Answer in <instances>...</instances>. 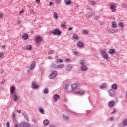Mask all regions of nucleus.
I'll return each instance as SVG.
<instances>
[{
  "mask_svg": "<svg viewBox=\"0 0 127 127\" xmlns=\"http://www.w3.org/2000/svg\"><path fill=\"white\" fill-rule=\"evenodd\" d=\"M36 66V62L33 61L31 65H30L29 67V69L27 70L28 73H29V72H30V70H33V69H34Z\"/></svg>",
  "mask_w": 127,
  "mask_h": 127,
  "instance_id": "obj_1",
  "label": "nucleus"
},
{
  "mask_svg": "<svg viewBox=\"0 0 127 127\" xmlns=\"http://www.w3.org/2000/svg\"><path fill=\"white\" fill-rule=\"evenodd\" d=\"M117 5H118L116 3H112L110 6V9L112 10V12H115L116 8H117Z\"/></svg>",
  "mask_w": 127,
  "mask_h": 127,
  "instance_id": "obj_2",
  "label": "nucleus"
},
{
  "mask_svg": "<svg viewBox=\"0 0 127 127\" xmlns=\"http://www.w3.org/2000/svg\"><path fill=\"white\" fill-rule=\"evenodd\" d=\"M100 54L104 59H108V58H109L108 54H107V53H106L104 50H102L100 52Z\"/></svg>",
  "mask_w": 127,
  "mask_h": 127,
  "instance_id": "obj_3",
  "label": "nucleus"
},
{
  "mask_svg": "<svg viewBox=\"0 0 127 127\" xmlns=\"http://www.w3.org/2000/svg\"><path fill=\"white\" fill-rule=\"evenodd\" d=\"M31 126L29 123L23 122L19 124V127H29Z\"/></svg>",
  "mask_w": 127,
  "mask_h": 127,
  "instance_id": "obj_4",
  "label": "nucleus"
},
{
  "mask_svg": "<svg viewBox=\"0 0 127 127\" xmlns=\"http://www.w3.org/2000/svg\"><path fill=\"white\" fill-rule=\"evenodd\" d=\"M54 101L55 103H57V102H60V96L57 94L53 96Z\"/></svg>",
  "mask_w": 127,
  "mask_h": 127,
  "instance_id": "obj_5",
  "label": "nucleus"
},
{
  "mask_svg": "<svg viewBox=\"0 0 127 127\" xmlns=\"http://www.w3.org/2000/svg\"><path fill=\"white\" fill-rule=\"evenodd\" d=\"M56 75H57V71H52L51 74L49 76V79H53L56 77Z\"/></svg>",
  "mask_w": 127,
  "mask_h": 127,
  "instance_id": "obj_6",
  "label": "nucleus"
},
{
  "mask_svg": "<svg viewBox=\"0 0 127 127\" xmlns=\"http://www.w3.org/2000/svg\"><path fill=\"white\" fill-rule=\"evenodd\" d=\"M64 89L67 92H71L72 91V88L70 84H66Z\"/></svg>",
  "mask_w": 127,
  "mask_h": 127,
  "instance_id": "obj_7",
  "label": "nucleus"
},
{
  "mask_svg": "<svg viewBox=\"0 0 127 127\" xmlns=\"http://www.w3.org/2000/svg\"><path fill=\"white\" fill-rule=\"evenodd\" d=\"M52 33L54 34V35H60L61 34V32L59 31V29H55L54 30L52 31Z\"/></svg>",
  "mask_w": 127,
  "mask_h": 127,
  "instance_id": "obj_8",
  "label": "nucleus"
},
{
  "mask_svg": "<svg viewBox=\"0 0 127 127\" xmlns=\"http://www.w3.org/2000/svg\"><path fill=\"white\" fill-rule=\"evenodd\" d=\"M75 93L82 95L85 93V91L83 89H81V88H77L75 90Z\"/></svg>",
  "mask_w": 127,
  "mask_h": 127,
  "instance_id": "obj_9",
  "label": "nucleus"
},
{
  "mask_svg": "<svg viewBox=\"0 0 127 127\" xmlns=\"http://www.w3.org/2000/svg\"><path fill=\"white\" fill-rule=\"evenodd\" d=\"M108 106L109 108H113L115 106V102L114 101H110L108 103Z\"/></svg>",
  "mask_w": 127,
  "mask_h": 127,
  "instance_id": "obj_10",
  "label": "nucleus"
},
{
  "mask_svg": "<svg viewBox=\"0 0 127 127\" xmlns=\"http://www.w3.org/2000/svg\"><path fill=\"white\" fill-rule=\"evenodd\" d=\"M32 88H33V89H38V88H39V86H38V84H37V83L33 82L32 83Z\"/></svg>",
  "mask_w": 127,
  "mask_h": 127,
  "instance_id": "obj_11",
  "label": "nucleus"
},
{
  "mask_svg": "<svg viewBox=\"0 0 127 127\" xmlns=\"http://www.w3.org/2000/svg\"><path fill=\"white\" fill-rule=\"evenodd\" d=\"M81 71H87L88 70V67L86 64H82L81 67Z\"/></svg>",
  "mask_w": 127,
  "mask_h": 127,
  "instance_id": "obj_12",
  "label": "nucleus"
},
{
  "mask_svg": "<svg viewBox=\"0 0 127 127\" xmlns=\"http://www.w3.org/2000/svg\"><path fill=\"white\" fill-rule=\"evenodd\" d=\"M35 38H36L35 42H37V43H39V42H40L42 41V38H41L39 36H36L35 37Z\"/></svg>",
  "mask_w": 127,
  "mask_h": 127,
  "instance_id": "obj_13",
  "label": "nucleus"
},
{
  "mask_svg": "<svg viewBox=\"0 0 127 127\" xmlns=\"http://www.w3.org/2000/svg\"><path fill=\"white\" fill-rule=\"evenodd\" d=\"M72 68L73 66L72 65V64H68L66 67L65 70H66L67 71H71Z\"/></svg>",
  "mask_w": 127,
  "mask_h": 127,
  "instance_id": "obj_14",
  "label": "nucleus"
},
{
  "mask_svg": "<svg viewBox=\"0 0 127 127\" xmlns=\"http://www.w3.org/2000/svg\"><path fill=\"white\" fill-rule=\"evenodd\" d=\"M50 123V122L49 121V120H48V119H46L43 121V125L44 126H48Z\"/></svg>",
  "mask_w": 127,
  "mask_h": 127,
  "instance_id": "obj_15",
  "label": "nucleus"
},
{
  "mask_svg": "<svg viewBox=\"0 0 127 127\" xmlns=\"http://www.w3.org/2000/svg\"><path fill=\"white\" fill-rule=\"evenodd\" d=\"M95 15V13L93 12H89L88 13V15L86 16V17H89V18H91V16H93Z\"/></svg>",
  "mask_w": 127,
  "mask_h": 127,
  "instance_id": "obj_16",
  "label": "nucleus"
},
{
  "mask_svg": "<svg viewBox=\"0 0 127 127\" xmlns=\"http://www.w3.org/2000/svg\"><path fill=\"white\" fill-rule=\"evenodd\" d=\"M71 2L72 1H71V0H64V3H65V4H67V5H70Z\"/></svg>",
  "mask_w": 127,
  "mask_h": 127,
  "instance_id": "obj_17",
  "label": "nucleus"
},
{
  "mask_svg": "<svg viewBox=\"0 0 127 127\" xmlns=\"http://www.w3.org/2000/svg\"><path fill=\"white\" fill-rule=\"evenodd\" d=\"M122 125L124 127H126V126L127 125V119H125L124 120H123L122 123Z\"/></svg>",
  "mask_w": 127,
  "mask_h": 127,
  "instance_id": "obj_18",
  "label": "nucleus"
},
{
  "mask_svg": "<svg viewBox=\"0 0 127 127\" xmlns=\"http://www.w3.org/2000/svg\"><path fill=\"white\" fill-rule=\"evenodd\" d=\"M24 48L26 50H31V46H30V45L25 46L24 47Z\"/></svg>",
  "mask_w": 127,
  "mask_h": 127,
  "instance_id": "obj_19",
  "label": "nucleus"
},
{
  "mask_svg": "<svg viewBox=\"0 0 127 127\" xmlns=\"http://www.w3.org/2000/svg\"><path fill=\"white\" fill-rule=\"evenodd\" d=\"M17 99H18V96H17V94H16V93H14V96H13L14 101H17Z\"/></svg>",
  "mask_w": 127,
  "mask_h": 127,
  "instance_id": "obj_20",
  "label": "nucleus"
},
{
  "mask_svg": "<svg viewBox=\"0 0 127 127\" xmlns=\"http://www.w3.org/2000/svg\"><path fill=\"white\" fill-rule=\"evenodd\" d=\"M71 90H75L77 88V84L73 83L71 85Z\"/></svg>",
  "mask_w": 127,
  "mask_h": 127,
  "instance_id": "obj_21",
  "label": "nucleus"
},
{
  "mask_svg": "<svg viewBox=\"0 0 127 127\" xmlns=\"http://www.w3.org/2000/svg\"><path fill=\"white\" fill-rule=\"evenodd\" d=\"M77 45L79 47H83V46H84V43L81 41H79L77 43Z\"/></svg>",
  "mask_w": 127,
  "mask_h": 127,
  "instance_id": "obj_22",
  "label": "nucleus"
},
{
  "mask_svg": "<svg viewBox=\"0 0 127 127\" xmlns=\"http://www.w3.org/2000/svg\"><path fill=\"white\" fill-rule=\"evenodd\" d=\"M66 21L64 22L63 23L61 24V26L62 27V28H65L66 27Z\"/></svg>",
  "mask_w": 127,
  "mask_h": 127,
  "instance_id": "obj_23",
  "label": "nucleus"
},
{
  "mask_svg": "<svg viewBox=\"0 0 127 127\" xmlns=\"http://www.w3.org/2000/svg\"><path fill=\"white\" fill-rule=\"evenodd\" d=\"M111 88L112 89H113V90H117V89H118V86H117V85L116 84H113L111 86Z\"/></svg>",
  "mask_w": 127,
  "mask_h": 127,
  "instance_id": "obj_24",
  "label": "nucleus"
},
{
  "mask_svg": "<svg viewBox=\"0 0 127 127\" xmlns=\"http://www.w3.org/2000/svg\"><path fill=\"white\" fill-rule=\"evenodd\" d=\"M116 51L114 49H110L109 51L108 52L110 54H113V53H115Z\"/></svg>",
  "mask_w": 127,
  "mask_h": 127,
  "instance_id": "obj_25",
  "label": "nucleus"
},
{
  "mask_svg": "<svg viewBox=\"0 0 127 127\" xmlns=\"http://www.w3.org/2000/svg\"><path fill=\"white\" fill-rule=\"evenodd\" d=\"M14 91H15V87L14 86H12L10 89V93L11 94H13V93H14Z\"/></svg>",
  "mask_w": 127,
  "mask_h": 127,
  "instance_id": "obj_26",
  "label": "nucleus"
},
{
  "mask_svg": "<svg viewBox=\"0 0 127 127\" xmlns=\"http://www.w3.org/2000/svg\"><path fill=\"white\" fill-rule=\"evenodd\" d=\"M63 118L64 119V120H69V117L68 116H66L64 114L62 115Z\"/></svg>",
  "mask_w": 127,
  "mask_h": 127,
  "instance_id": "obj_27",
  "label": "nucleus"
},
{
  "mask_svg": "<svg viewBox=\"0 0 127 127\" xmlns=\"http://www.w3.org/2000/svg\"><path fill=\"white\" fill-rule=\"evenodd\" d=\"M57 68H59V69H62L64 68V65L63 64H61L60 65H58L56 66Z\"/></svg>",
  "mask_w": 127,
  "mask_h": 127,
  "instance_id": "obj_28",
  "label": "nucleus"
},
{
  "mask_svg": "<svg viewBox=\"0 0 127 127\" xmlns=\"http://www.w3.org/2000/svg\"><path fill=\"white\" fill-rule=\"evenodd\" d=\"M38 111L41 113V114H44V110L41 107H40L38 108Z\"/></svg>",
  "mask_w": 127,
  "mask_h": 127,
  "instance_id": "obj_29",
  "label": "nucleus"
},
{
  "mask_svg": "<svg viewBox=\"0 0 127 127\" xmlns=\"http://www.w3.org/2000/svg\"><path fill=\"white\" fill-rule=\"evenodd\" d=\"M73 38H74V39H76V40H78L79 39V37H78V35H77V34H74L73 35Z\"/></svg>",
  "mask_w": 127,
  "mask_h": 127,
  "instance_id": "obj_30",
  "label": "nucleus"
},
{
  "mask_svg": "<svg viewBox=\"0 0 127 127\" xmlns=\"http://www.w3.org/2000/svg\"><path fill=\"white\" fill-rule=\"evenodd\" d=\"M79 64L80 65H84V64H85V60H83V59L80 60Z\"/></svg>",
  "mask_w": 127,
  "mask_h": 127,
  "instance_id": "obj_31",
  "label": "nucleus"
},
{
  "mask_svg": "<svg viewBox=\"0 0 127 127\" xmlns=\"http://www.w3.org/2000/svg\"><path fill=\"white\" fill-rule=\"evenodd\" d=\"M106 87L107 84L104 83L100 87V89H104V88H106Z\"/></svg>",
  "mask_w": 127,
  "mask_h": 127,
  "instance_id": "obj_32",
  "label": "nucleus"
},
{
  "mask_svg": "<svg viewBox=\"0 0 127 127\" xmlns=\"http://www.w3.org/2000/svg\"><path fill=\"white\" fill-rule=\"evenodd\" d=\"M23 38L25 40L27 39V38H28V35H27V34H24Z\"/></svg>",
  "mask_w": 127,
  "mask_h": 127,
  "instance_id": "obj_33",
  "label": "nucleus"
},
{
  "mask_svg": "<svg viewBox=\"0 0 127 127\" xmlns=\"http://www.w3.org/2000/svg\"><path fill=\"white\" fill-rule=\"evenodd\" d=\"M118 25L119 26H121V27H123L124 26V23L122 22H119L118 23Z\"/></svg>",
  "mask_w": 127,
  "mask_h": 127,
  "instance_id": "obj_34",
  "label": "nucleus"
},
{
  "mask_svg": "<svg viewBox=\"0 0 127 127\" xmlns=\"http://www.w3.org/2000/svg\"><path fill=\"white\" fill-rule=\"evenodd\" d=\"M112 25L113 27H117V24H116V22H112Z\"/></svg>",
  "mask_w": 127,
  "mask_h": 127,
  "instance_id": "obj_35",
  "label": "nucleus"
},
{
  "mask_svg": "<svg viewBox=\"0 0 127 127\" xmlns=\"http://www.w3.org/2000/svg\"><path fill=\"white\" fill-rule=\"evenodd\" d=\"M53 17H54V18H58V16L57 15V13L55 12L54 13Z\"/></svg>",
  "mask_w": 127,
  "mask_h": 127,
  "instance_id": "obj_36",
  "label": "nucleus"
},
{
  "mask_svg": "<svg viewBox=\"0 0 127 127\" xmlns=\"http://www.w3.org/2000/svg\"><path fill=\"white\" fill-rule=\"evenodd\" d=\"M48 92H49L48 89L45 88L44 91V94H48Z\"/></svg>",
  "mask_w": 127,
  "mask_h": 127,
  "instance_id": "obj_37",
  "label": "nucleus"
},
{
  "mask_svg": "<svg viewBox=\"0 0 127 127\" xmlns=\"http://www.w3.org/2000/svg\"><path fill=\"white\" fill-rule=\"evenodd\" d=\"M96 2L95 1H91L90 2L91 5H95V4H96Z\"/></svg>",
  "mask_w": 127,
  "mask_h": 127,
  "instance_id": "obj_38",
  "label": "nucleus"
},
{
  "mask_svg": "<svg viewBox=\"0 0 127 127\" xmlns=\"http://www.w3.org/2000/svg\"><path fill=\"white\" fill-rule=\"evenodd\" d=\"M83 34H84V35L88 34V31H87L86 30H84L83 32Z\"/></svg>",
  "mask_w": 127,
  "mask_h": 127,
  "instance_id": "obj_39",
  "label": "nucleus"
},
{
  "mask_svg": "<svg viewBox=\"0 0 127 127\" xmlns=\"http://www.w3.org/2000/svg\"><path fill=\"white\" fill-rule=\"evenodd\" d=\"M57 61L58 62H63V60L60 59H58L57 60Z\"/></svg>",
  "mask_w": 127,
  "mask_h": 127,
  "instance_id": "obj_40",
  "label": "nucleus"
},
{
  "mask_svg": "<svg viewBox=\"0 0 127 127\" xmlns=\"http://www.w3.org/2000/svg\"><path fill=\"white\" fill-rule=\"evenodd\" d=\"M3 17V13L0 12V18H2Z\"/></svg>",
  "mask_w": 127,
  "mask_h": 127,
  "instance_id": "obj_41",
  "label": "nucleus"
},
{
  "mask_svg": "<svg viewBox=\"0 0 127 127\" xmlns=\"http://www.w3.org/2000/svg\"><path fill=\"white\" fill-rule=\"evenodd\" d=\"M115 113H116V109H114L113 112H111L110 114L113 115V114H115Z\"/></svg>",
  "mask_w": 127,
  "mask_h": 127,
  "instance_id": "obj_42",
  "label": "nucleus"
},
{
  "mask_svg": "<svg viewBox=\"0 0 127 127\" xmlns=\"http://www.w3.org/2000/svg\"><path fill=\"white\" fill-rule=\"evenodd\" d=\"M24 9H22L21 11H20V14H22V13H24Z\"/></svg>",
  "mask_w": 127,
  "mask_h": 127,
  "instance_id": "obj_43",
  "label": "nucleus"
},
{
  "mask_svg": "<svg viewBox=\"0 0 127 127\" xmlns=\"http://www.w3.org/2000/svg\"><path fill=\"white\" fill-rule=\"evenodd\" d=\"M4 55V53H0V57H2Z\"/></svg>",
  "mask_w": 127,
  "mask_h": 127,
  "instance_id": "obj_44",
  "label": "nucleus"
},
{
  "mask_svg": "<svg viewBox=\"0 0 127 127\" xmlns=\"http://www.w3.org/2000/svg\"><path fill=\"white\" fill-rule=\"evenodd\" d=\"M54 52V51H52V50H51V51H49L50 54H53Z\"/></svg>",
  "mask_w": 127,
  "mask_h": 127,
  "instance_id": "obj_45",
  "label": "nucleus"
},
{
  "mask_svg": "<svg viewBox=\"0 0 127 127\" xmlns=\"http://www.w3.org/2000/svg\"><path fill=\"white\" fill-rule=\"evenodd\" d=\"M114 117H111V118H110V121H111V122H113V121H114Z\"/></svg>",
  "mask_w": 127,
  "mask_h": 127,
  "instance_id": "obj_46",
  "label": "nucleus"
},
{
  "mask_svg": "<svg viewBox=\"0 0 127 127\" xmlns=\"http://www.w3.org/2000/svg\"><path fill=\"white\" fill-rule=\"evenodd\" d=\"M7 127H9V122H7L6 124Z\"/></svg>",
  "mask_w": 127,
  "mask_h": 127,
  "instance_id": "obj_47",
  "label": "nucleus"
},
{
  "mask_svg": "<svg viewBox=\"0 0 127 127\" xmlns=\"http://www.w3.org/2000/svg\"><path fill=\"white\" fill-rule=\"evenodd\" d=\"M127 5H126V4H122V7L125 8L126 7Z\"/></svg>",
  "mask_w": 127,
  "mask_h": 127,
  "instance_id": "obj_48",
  "label": "nucleus"
},
{
  "mask_svg": "<svg viewBox=\"0 0 127 127\" xmlns=\"http://www.w3.org/2000/svg\"><path fill=\"white\" fill-rule=\"evenodd\" d=\"M65 60H66V62H69V61H70V59H68V58H66V59H65Z\"/></svg>",
  "mask_w": 127,
  "mask_h": 127,
  "instance_id": "obj_49",
  "label": "nucleus"
},
{
  "mask_svg": "<svg viewBox=\"0 0 127 127\" xmlns=\"http://www.w3.org/2000/svg\"><path fill=\"white\" fill-rule=\"evenodd\" d=\"M17 113H19V114H20V113H21V110H18Z\"/></svg>",
  "mask_w": 127,
  "mask_h": 127,
  "instance_id": "obj_50",
  "label": "nucleus"
},
{
  "mask_svg": "<svg viewBox=\"0 0 127 127\" xmlns=\"http://www.w3.org/2000/svg\"><path fill=\"white\" fill-rule=\"evenodd\" d=\"M72 29H73V28L72 27H69V30H72Z\"/></svg>",
  "mask_w": 127,
  "mask_h": 127,
  "instance_id": "obj_51",
  "label": "nucleus"
},
{
  "mask_svg": "<svg viewBox=\"0 0 127 127\" xmlns=\"http://www.w3.org/2000/svg\"><path fill=\"white\" fill-rule=\"evenodd\" d=\"M48 59H52V57L49 56L48 57Z\"/></svg>",
  "mask_w": 127,
  "mask_h": 127,
  "instance_id": "obj_52",
  "label": "nucleus"
},
{
  "mask_svg": "<svg viewBox=\"0 0 127 127\" xmlns=\"http://www.w3.org/2000/svg\"><path fill=\"white\" fill-rule=\"evenodd\" d=\"M78 82H79V85H82V82H81L80 81H78Z\"/></svg>",
  "mask_w": 127,
  "mask_h": 127,
  "instance_id": "obj_53",
  "label": "nucleus"
},
{
  "mask_svg": "<svg viewBox=\"0 0 127 127\" xmlns=\"http://www.w3.org/2000/svg\"><path fill=\"white\" fill-rule=\"evenodd\" d=\"M110 93H114V91L113 90H110Z\"/></svg>",
  "mask_w": 127,
  "mask_h": 127,
  "instance_id": "obj_54",
  "label": "nucleus"
},
{
  "mask_svg": "<svg viewBox=\"0 0 127 127\" xmlns=\"http://www.w3.org/2000/svg\"><path fill=\"white\" fill-rule=\"evenodd\" d=\"M13 118H15V114H14L13 115Z\"/></svg>",
  "mask_w": 127,
  "mask_h": 127,
  "instance_id": "obj_55",
  "label": "nucleus"
},
{
  "mask_svg": "<svg viewBox=\"0 0 127 127\" xmlns=\"http://www.w3.org/2000/svg\"><path fill=\"white\" fill-rule=\"evenodd\" d=\"M39 1H40V0H36L37 2H39Z\"/></svg>",
  "mask_w": 127,
  "mask_h": 127,
  "instance_id": "obj_56",
  "label": "nucleus"
},
{
  "mask_svg": "<svg viewBox=\"0 0 127 127\" xmlns=\"http://www.w3.org/2000/svg\"><path fill=\"white\" fill-rule=\"evenodd\" d=\"M51 4H52V3H51V2L50 3V5H51Z\"/></svg>",
  "mask_w": 127,
  "mask_h": 127,
  "instance_id": "obj_57",
  "label": "nucleus"
},
{
  "mask_svg": "<svg viewBox=\"0 0 127 127\" xmlns=\"http://www.w3.org/2000/svg\"><path fill=\"white\" fill-rule=\"evenodd\" d=\"M112 32H115V30H112Z\"/></svg>",
  "mask_w": 127,
  "mask_h": 127,
  "instance_id": "obj_58",
  "label": "nucleus"
},
{
  "mask_svg": "<svg viewBox=\"0 0 127 127\" xmlns=\"http://www.w3.org/2000/svg\"><path fill=\"white\" fill-rule=\"evenodd\" d=\"M2 47H5V46H2Z\"/></svg>",
  "mask_w": 127,
  "mask_h": 127,
  "instance_id": "obj_59",
  "label": "nucleus"
},
{
  "mask_svg": "<svg viewBox=\"0 0 127 127\" xmlns=\"http://www.w3.org/2000/svg\"><path fill=\"white\" fill-rule=\"evenodd\" d=\"M58 0H57V1H58Z\"/></svg>",
  "mask_w": 127,
  "mask_h": 127,
  "instance_id": "obj_60",
  "label": "nucleus"
},
{
  "mask_svg": "<svg viewBox=\"0 0 127 127\" xmlns=\"http://www.w3.org/2000/svg\"><path fill=\"white\" fill-rule=\"evenodd\" d=\"M34 123H35V121H34Z\"/></svg>",
  "mask_w": 127,
  "mask_h": 127,
  "instance_id": "obj_61",
  "label": "nucleus"
},
{
  "mask_svg": "<svg viewBox=\"0 0 127 127\" xmlns=\"http://www.w3.org/2000/svg\"><path fill=\"white\" fill-rule=\"evenodd\" d=\"M34 123H35V121H34Z\"/></svg>",
  "mask_w": 127,
  "mask_h": 127,
  "instance_id": "obj_62",
  "label": "nucleus"
},
{
  "mask_svg": "<svg viewBox=\"0 0 127 127\" xmlns=\"http://www.w3.org/2000/svg\"><path fill=\"white\" fill-rule=\"evenodd\" d=\"M19 0V1H20L21 0Z\"/></svg>",
  "mask_w": 127,
  "mask_h": 127,
  "instance_id": "obj_63",
  "label": "nucleus"
}]
</instances>
